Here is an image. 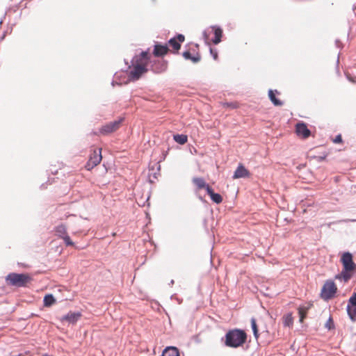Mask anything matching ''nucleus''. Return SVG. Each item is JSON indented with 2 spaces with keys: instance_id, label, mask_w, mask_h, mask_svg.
Segmentation results:
<instances>
[{
  "instance_id": "obj_1",
  "label": "nucleus",
  "mask_w": 356,
  "mask_h": 356,
  "mask_svg": "<svg viewBox=\"0 0 356 356\" xmlns=\"http://www.w3.org/2000/svg\"><path fill=\"white\" fill-rule=\"evenodd\" d=\"M343 269L341 273L335 276V279L347 282L353 276L355 264L353 261V255L350 252H345L341 258Z\"/></svg>"
},
{
  "instance_id": "obj_2",
  "label": "nucleus",
  "mask_w": 356,
  "mask_h": 356,
  "mask_svg": "<svg viewBox=\"0 0 356 356\" xmlns=\"http://www.w3.org/2000/svg\"><path fill=\"white\" fill-rule=\"evenodd\" d=\"M246 339L247 334L243 330L234 329L227 332L225 343L230 348H238L245 343Z\"/></svg>"
},
{
  "instance_id": "obj_3",
  "label": "nucleus",
  "mask_w": 356,
  "mask_h": 356,
  "mask_svg": "<svg viewBox=\"0 0 356 356\" xmlns=\"http://www.w3.org/2000/svg\"><path fill=\"white\" fill-rule=\"evenodd\" d=\"M8 285L17 287H24L32 281L31 277L26 273H15L8 274L6 277Z\"/></svg>"
},
{
  "instance_id": "obj_4",
  "label": "nucleus",
  "mask_w": 356,
  "mask_h": 356,
  "mask_svg": "<svg viewBox=\"0 0 356 356\" xmlns=\"http://www.w3.org/2000/svg\"><path fill=\"white\" fill-rule=\"evenodd\" d=\"M337 291V287L334 281L328 280L323 284L321 291V297L324 300H329L334 298Z\"/></svg>"
},
{
  "instance_id": "obj_5",
  "label": "nucleus",
  "mask_w": 356,
  "mask_h": 356,
  "mask_svg": "<svg viewBox=\"0 0 356 356\" xmlns=\"http://www.w3.org/2000/svg\"><path fill=\"white\" fill-rule=\"evenodd\" d=\"M102 159V149H94L93 152L90 155L89 160L86 165V168L88 170L92 169L100 163Z\"/></svg>"
},
{
  "instance_id": "obj_6",
  "label": "nucleus",
  "mask_w": 356,
  "mask_h": 356,
  "mask_svg": "<svg viewBox=\"0 0 356 356\" xmlns=\"http://www.w3.org/2000/svg\"><path fill=\"white\" fill-rule=\"evenodd\" d=\"M122 120L123 119L120 118L102 126L99 130L100 134L103 135H108L117 131L120 127Z\"/></svg>"
},
{
  "instance_id": "obj_7",
  "label": "nucleus",
  "mask_w": 356,
  "mask_h": 356,
  "mask_svg": "<svg viewBox=\"0 0 356 356\" xmlns=\"http://www.w3.org/2000/svg\"><path fill=\"white\" fill-rule=\"evenodd\" d=\"M150 58L147 51H143L139 56H136L133 59V64L139 65L143 68H147Z\"/></svg>"
},
{
  "instance_id": "obj_8",
  "label": "nucleus",
  "mask_w": 356,
  "mask_h": 356,
  "mask_svg": "<svg viewBox=\"0 0 356 356\" xmlns=\"http://www.w3.org/2000/svg\"><path fill=\"white\" fill-rule=\"evenodd\" d=\"M296 134L301 138L306 139L311 136V131L304 122H298L296 124Z\"/></svg>"
},
{
  "instance_id": "obj_9",
  "label": "nucleus",
  "mask_w": 356,
  "mask_h": 356,
  "mask_svg": "<svg viewBox=\"0 0 356 356\" xmlns=\"http://www.w3.org/2000/svg\"><path fill=\"white\" fill-rule=\"evenodd\" d=\"M147 71V68H143V67L133 64V68L129 72V77L130 80L132 81L138 80L141 75Z\"/></svg>"
},
{
  "instance_id": "obj_10",
  "label": "nucleus",
  "mask_w": 356,
  "mask_h": 356,
  "mask_svg": "<svg viewBox=\"0 0 356 356\" xmlns=\"http://www.w3.org/2000/svg\"><path fill=\"white\" fill-rule=\"evenodd\" d=\"M168 63L165 60H158L154 61V63L152 65L151 68L152 70L157 74L162 73L165 72L167 69Z\"/></svg>"
},
{
  "instance_id": "obj_11",
  "label": "nucleus",
  "mask_w": 356,
  "mask_h": 356,
  "mask_svg": "<svg viewBox=\"0 0 356 356\" xmlns=\"http://www.w3.org/2000/svg\"><path fill=\"white\" fill-rule=\"evenodd\" d=\"M250 176V172L244 167V165L240 163L233 175V179H239L248 177Z\"/></svg>"
},
{
  "instance_id": "obj_12",
  "label": "nucleus",
  "mask_w": 356,
  "mask_h": 356,
  "mask_svg": "<svg viewBox=\"0 0 356 356\" xmlns=\"http://www.w3.org/2000/svg\"><path fill=\"white\" fill-rule=\"evenodd\" d=\"M81 316V314L80 312H69L67 315L63 316L60 318V321L62 322L67 321L69 323L74 324L75 323L79 318Z\"/></svg>"
},
{
  "instance_id": "obj_13",
  "label": "nucleus",
  "mask_w": 356,
  "mask_h": 356,
  "mask_svg": "<svg viewBox=\"0 0 356 356\" xmlns=\"http://www.w3.org/2000/svg\"><path fill=\"white\" fill-rule=\"evenodd\" d=\"M169 51L168 47L166 45L155 44L153 54L156 57L163 56L168 54Z\"/></svg>"
},
{
  "instance_id": "obj_14",
  "label": "nucleus",
  "mask_w": 356,
  "mask_h": 356,
  "mask_svg": "<svg viewBox=\"0 0 356 356\" xmlns=\"http://www.w3.org/2000/svg\"><path fill=\"white\" fill-rule=\"evenodd\" d=\"M192 182L196 186L197 190L206 189L207 191V188L211 187L206 183L205 180L202 177H193Z\"/></svg>"
},
{
  "instance_id": "obj_15",
  "label": "nucleus",
  "mask_w": 356,
  "mask_h": 356,
  "mask_svg": "<svg viewBox=\"0 0 356 356\" xmlns=\"http://www.w3.org/2000/svg\"><path fill=\"white\" fill-rule=\"evenodd\" d=\"M182 55L186 60H190L193 63H198L201 59V56L198 52L192 55L190 51H185L183 52Z\"/></svg>"
},
{
  "instance_id": "obj_16",
  "label": "nucleus",
  "mask_w": 356,
  "mask_h": 356,
  "mask_svg": "<svg viewBox=\"0 0 356 356\" xmlns=\"http://www.w3.org/2000/svg\"><path fill=\"white\" fill-rule=\"evenodd\" d=\"M207 193L210 196L213 202L216 204H220L222 202V196L218 193H215L211 187L207 188Z\"/></svg>"
},
{
  "instance_id": "obj_17",
  "label": "nucleus",
  "mask_w": 356,
  "mask_h": 356,
  "mask_svg": "<svg viewBox=\"0 0 356 356\" xmlns=\"http://www.w3.org/2000/svg\"><path fill=\"white\" fill-rule=\"evenodd\" d=\"M162 356H179V352L176 347L170 346L163 351Z\"/></svg>"
},
{
  "instance_id": "obj_18",
  "label": "nucleus",
  "mask_w": 356,
  "mask_h": 356,
  "mask_svg": "<svg viewBox=\"0 0 356 356\" xmlns=\"http://www.w3.org/2000/svg\"><path fill=\"white\" fill-rule=\"evenodd\" d=\"M222 36V30L219 27L214 28V38L212 41L214 44H217L221 41Z\"/></svg>"
},
{
  "instance_id": "obj_19",
  "label": "nucleus",
  "mask_w": 356,
  "mask_h": 356,
  "mask_svg": "<svg viewBox=\"0 0 356 356\" xmlns=\"http://www.w3.org/2000/svg\"><path fill=\"white\" fill-rule=\"evenodd\" d=\"M55 231H56V235L60 238H63L64 236L68 235L67 232V228H66L65 225H60L57 226L55 228Z\"/></svg>"
},
{
  "instance_id": "obj_20",
  "label": "nucleus",
  "mask_w": 356,
  "mask_h": 356,
  "mask_svg": "<svg viewBox=\"0 0 356 356\" xmlns=\"http://www.w3.org/2000/svg\"><path fill=\"white\" fill-rule=\"evenodd\" d=\"M283 324L285 327H291L293 323V318L292 314L289 313L284 315L282 318Z\"/></svg>"
},
{
  "instance_id": "obj_21",
  "label": "nucleus",
  "mask_w": 356,
  "mask_h": 356,
  "mask_svg": "<svg viewBox=\"0 0 356 356\" xmlns=\"http://www.w3.org/2000/svg\"><path fill=\"white\" fill-rule=\"evenodd\" d=\"M173 139L175 142L180 145H184L188 141V137L186 135L184 134H176L174 135Z\"/></svg>"
},
{
  "instance_id": "obj_22",
  "label": "nucleus",
  "mask_w": 356,
  "mask_h": 356,
  "mask_svg": "<svg viewBox=\"0 0 356 356\" xmlns=\"http://www.w3.org/2000/svg\"><path fill=\"white\" fill-rule=\"evenodd\" d=\"M347 312L350 319L353 321H356V306L348 304Z\"/></svg>"
},
{
  "instance_id": "obj_23",
  "label": "nucleus",
  "mask_w": 356,
  "mask_h": 356,
  "mask_svg": "<svg viewBox=\"0 0 356 356\" xmlns=\"http://www.w3.org/2000/svg\"><path fill=\"white\" fill-rule=\"evenodd\" d=\"M268 97L275 106H282L283 104V103L275 97V94L273 90H269Z\"/></svg>"
},
{
  "instance_id": "obj_24",
  "label": "nucleus",
  "mask_w": 356,
  "mask_h": 356,
  "mask_svg": "<svg viewBox=\"0 0 356 356\" xmlns=\"http://www.w3.org/2000/svg\"><path fill=\"white\" fill-rule=\"evenodd\" d=\"M56 300L51 294L46 295L44 298V305L46 307H50L55 303Z\"/></svg>"
},
{
  "instance_id": "obj_25",
  "label": "nucleus",
  "mask_w": 356,
  "mask_h": 356,
  "mask_svg": "<svg viewBox=\"0 0 356 356\" xmlns=\"http://www.w3.org/2000/svg\"><path fill=\"white\" fill-rule=\"evenodd\" d=\"M327 156V153L325 152H323L322 154H321L319 155L314 154V155L309 156L311 159H314L318 162L323 161L326 159Z\"/></svg>"
},
{
  "instance_id": "obj_26",
  "label": "nucleus",
  "mask_w": 356,
  "mask_h": 356,
  "mask_svg": "<svg viewBox=\"0 0 356 356\" xmlns=\"http://www.w3.org/2000/svg\"><path fill=\"white\" fill-rule=\"evenodd\" d=\"M169 44L176 51H177L181 48V44H179L175 38H173L169 40Z\"/></svg>"
},
{
  "instance_id": "obj_27",
  "label": "nucleus",
  "mask_w": 356,
  "mask_h": 356,
  "mask_svg": "<svg viewBox=\"0 0 356 356\" xmlns=\"http://www.w3.org/2000/svg\"><path fill=\"white\" fill-rule=\"evenodd\" d=\"M251 326H252V329L253 330L254 335L255 338L257 339L259 337V333H258L259 331H258V327H257V325L256 323V320L254 318H252L251 319Z\"/></svg>"
},
{
  "instance_id": "obj_28",
  "label": "nucleus",
  "mask_w": 356,
  "mask_h": 356,
  "mask_svg": "<svg viewBox=\"0 0 356 356\" xmlns=\"http://www.w3.org/2000/svg\"><path fill=\"white\" fill-rule=\"evenodd\" d=\"M307 312V308L306 307H299L298 308V314L300 315V321L302 322L304 318H305Z\"/></svg>"
},
{
  "instance_id": "obj_29",
  "label": "nucleus",
  "mask_w": 356,
  "mask_h": 356,
  "mask_svg": "<svg viewBox=\"0 0 356 356\" xmlns=\"http://www.w3.org/2000/svg\"><path fill=\"white\" fill-rule=\"evenodd\" d=\"M222 106H223V107H229L231 108H237L239 106L238 103H237L236 102H230V103L225 102V103L222 104Z\"/></svg>"
},
{
  "instance_id": "obj_30",
  "label": "nucleus",
  "mask_w": 356,
  "mask_h": 356,
  "mask_svg": "<svg viewBox=\"0 0 356 356\" xmlns=\"http://www.w3.org/2000/svg\"><path fill=\"white\" fill-rule=\"evenodd\" d=\"M62 239H63V241L67 246H74V243H73V241L71 240L70 237L68 235L64 236L63 238H62Z\"/></svg>"
},
{
  "instance_id": "obj_31",
  "label": "nucleus",
  "mask_w": 356,
  "mask_h": 356,
  "mask_svg": "<svg viewBox=\"0 0 356 356\" xmlns=\"http://www.w3.org/2000/svg\"><path fill=\"white\" fill-rule=\"evenodd\" d=\"M353 306H356V293H354L349 298L348 303Z\"/></svg>"
},
{
  "instance_id": "obj_32",
  "label": "nucleus",
  "mask_w": 356,
  "mask_h": 356,
  "mask_svg": "<svg viewBox=\"0 0 356 356\" xmlns=\"http://www.w3.org/2000/svg\"><path fill=\"white\" fill-rule=\"evenodd\" d=\"M325 327L328 329V330H331V329H333L334 328V322H333V320L331 317L329 318L328 321H327V323H325Z\"/></svg>"
},
{
  "instance_id": "obj_33",
  "label": "nucleus",
  "mask_w": 356,
  "mask_h": 356,
  "mask_svg": "<svg viewBox=\"0 0 356 356\" xmlns=\"http://www.w3.org/2000/svg\"><path fill=\"white\" fill-rule=\"evenodd\" d=\"M177 39V40L179 42V44H181V42H183L184 41V35H181V34H179L177 38H175Z\"/></svg>"
},
{
  "instance_id": "obj_34",
  "label": "nucleus",
  "mask_w": 356,
  "mask_h": 356,
  "mask_svg": "<svg viewBox=\"0 0 356 356\" xmlns=\"http://www.w3.org/2000/svg\"><path fill=\"white\" fill-rule=\"evenodd\" d=\"M211 54H212L213 58L216 60L218 58V53L214 51L213 49H210Z\"/></svg>"
},
{
  "instance_id": "obj_35",
  "label": "nucleus",
  "mask_w": 356,
  "mask_h": 356,
  "mask_svg": "<svg viewBox=\"0 0 356 356\" xmlns=\"http://www.w3.org/2000/svg\"><path fill=\"white\" fill-rule=\"evenodd\" d=\"M341 141H342V138H341V135L337 136L335 139L334 140V142L335 143H341Z\"/></svg>"
},
{
  "instance_id": "obj_36",
  "label": "nucleus",
  "mask_w": 356,
  "mask_h": 356,
  "mask_svg": "<svg viewBox=\"0 0 356 356\" xmlns=\"http://www.w3.org/2000/svg\"><path fill=\"white\" fill-rule=\"evenodd\" d=\"M354 270H355V271L356 272V265H355V269H354Z\"/></svg>"
}]
</instances>
